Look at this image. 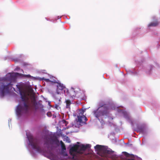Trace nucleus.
I'll use <instances>...</instances> for the list:
<instances>
[{"instance_id":"nucleus-1","label":"nucleus","mask_w":160,"mask_h":160,"mask_svg":"<svg viewBox=\"0 0 160 160\" xmlns=\"http://www.w3.org/2000/svg\"><path fill=\"white\" fill-rule=\"evenodd\" d=\"M21 98L22 101L23 102V107L18 105L16 109V112L18 116L22 115L23 114L27 113L29 109V104L28 101V98L27 97L26 93L24 91L20 92Z\"/></svg>"},{"instance_id":"nucleus-2","label":"nucleus","mask_w":160,"mask_h":160,"mask_svg":"<svg viewBox=\"0 0 160 160\" xmlns=\"http://www.w3.org/2000/svg\"><path fill=\"white\" fill-rule=\"evenodd\" d=\"M93 112L95 117L99 119L100 117L108 115L109 112L108 107L106 104H100L98 108Z\"/></svg>"},{"instance_id":"nucleus-3","label":"nucleus","mask_w":160,"mask_h":160,"mask_svg":"<svg viewBox=\"0 0 160 160\" xmlns=\"http://www.w3.org/2000/svg\"><path fill=\"white\" fill-rule=\"evenodd\" d=\"M12 85L11 82L8 83L5 80L0 83V90L1 91V96L2 97H4L5 93L9 92V88H11Z\"/></svg>"},{"instance_id":"nucleus-4","label":"nucleus","mask_w":160,"mask_h":160,"mask_svg":"<svg viewBox=\"0 0 160 160\" xmlns=\"http://www.w3.org/2000/svg\"><path fill=\"white\" fill-rule=\"evenodd\" d=\"M29 141V144L32 146L34 149H36V151L39 152H41L42 150L39 146V142L38 139L34 138L32 136L29 135L28 136Z\"/></svg>"},{"instance_id":"nucleus-5","label":"nucleus","mask_w":160,"mask_h":160,"mask_svg":"<svg viewBox=\"0 0 160 160\" xmlns=\"http://www.w3.org/2000/svg\"><path fill=\"white\" fill-rule=\"evenodd\" d=\"M79 145L75 144L70 149L69 153L71 155L73 156V158H74L75 156V154L73 153V152L80 153V151L79 150Z\"/></svg>"},{"instance_id":"nucleus-6","label":"nucleus","mask_w":160,"mask_h":160,"mask_svg":"<svg viewBox=\"0 0 160 160\" xmlns=\"http://www.w3.org/2000/svg\"><path fill=\"white\" fill-rule=\"evenodd\" d=\"M83 113L84 111L82 110L80 112L81 114L82 115L81 116L80 113H79V115L78 116V121L80 123H84L88 120L87 118L83 115Z\"/></svg>"},{"instance_id":"nucleus-7","label":"nucleus","mask_w":160,"mask_h":160,"mask_svg":"<svg viewBox=\"0 0 160 160\" xmlns=\"http://www.w3.org/2000/svg\"><path fill=\"white\" fill-rule=\"evenodd\" d=\"M67 92L68 95L72 98L75 97L76 95V92L73 88H72L69 90H68Z\"/></svg>"},{"instance_id":"nucleus-8","label":"nucleus","mask_w":160,"mask_h":160,"mask_svg":"<svg viewBox=\"0 0 160 160\" xmlns=\"http://www.w3.org/2000/svg\"><path fill=\"white\" fill-rule=\"evenodd\" d=\"M56 83L58 84L57 85V92L58 94L59 93V92L63 89L65 88V87L62 84H61L60 83H58L57 82Z\"/></svg>"},{"instance_id":"nucleus-9","label":"nucleus","mask_w":160,"mask_h":160,"mask_svg":"<svg viewBox=\"0 0 160 160\" xmlns=\"http://www.w3.org/2000/svg\"><path fill=\"white\" fill-rule=\"evenodd\" d=\"M60 143L61 144V148L62 149V151L61 152L62 154H63L65 156H68V154L64 152V150H66V148L65 144L62 141H60Z\"/></svg>"},{"instance_id":"nucleus-10","label":"nucleus","mask_w":160,"mask_h":160,"mask_svg":"<svg viewBox=\"0 0 160 160\" xmlns=\"http://www.w3.org/2000/svg\"><path fill=\"white\" fill-rule=\"evenodd\" d=\"M88 145H85L83 144L82 145H80V147L79 149V151H80V152L79 153H82V151H85L88 148Z\"/></svg>"},{"instance_id":"nucleus-11","label":"nucleus","mask_w":160,"mask_h":160,"mask_svg":"<svg viewBox=\"0 0 160 160\" xmlns=\"http://www.w3.org/2000/svg\"><path fill=\"white\" fill-rule=\"evenodd\" d=\"M159 24V22L157 21H155L150 23L148 25V27H156Z\"/></svg>"},{"instance_id":"nucleus-12","label":"nucleus","mask_w":160,"mask_h":160,"mask_svg":"<svg viewBox=\"0 0 160 160\" xmlns=\"http://www.w3.org/2000/svg\"><path fill=\"white\" fill-rule=\"evenodd\" d=\"M44 144L46 145H48V143L49 142V141L51 139V138H50L47 135L44 136Z\"/></svg>"},{"instance_id":"nucleus-13","label":"nucleus","mask_w":160,"mask_h":160,"mask_svg":"<svg viewBox=\"0 0 160 160\" xmlns=\"http://www.w3.org/2000/svg\"><path fill=\"white\" fill-rule=\"evenodd\" d=\"M103 146L99 145H97L94 147L95 149L97 151H101L102 150Z\"/></svg>"},{"instance_id":"nucleus-14","label":"nucleus","mask_w":160,"mask_h":160,"mask_svg":"<svg viewBox=\"0 0 160 160\" xmlns=\"http://www.w3.org/2000/svg\"><path fill=\"white\" fill-rule=\"evenodd\" d=\"M42 80H44V81L47 82H53L54 83H56L57 82L55 80H54L53 81H51L49 79L45 78H42Z\"/></svg>"},{"instance_id":"nucleus-15","label":"nucleus","mask_w":160,"mask_h":160,"mask_svg":"<svg viewBox=\"0 0 160 160\" xmlns=\"http://www.w3.org/2000/svg\"><path fill=\"white\" fill-rule=\"evenodd\" d=\"M32 103L34 106H35L37 104L35 96L33 95L32 97Z\"/></svg>"},{"instance_id":"nucleus-16","label":"nucleus","mask_w":160,"mask_h":160,"mask_svg":"<svg viewBox=\"0 0 160 160\" xmlns=\"http://www.w3.org/2000/svg\"><path fill=\"white\" fill-rule=\"evenodd\" d=\"M104 152L106 153L110 154L113 153L114 151H112L111 149L105 150L104 151Z\"/></svg>"},{"instance_id":"nucleus-17","label":"nucleus","mask_w":160,"mask_h":160,"mask_svg":"<svg viewBox=\"0 0 160 160\" xmlns=\"http://www.w3.org/2000/svg\"><path fill=\"white\" fill-rule=\"evenodd\" d=\"M65 102L66 104V108H69L71 103L70 100H67L65 101Z\"/></svg>"},{"instance_id":"nucleus-18","label":"nucleus","mask_w":160,"mask_h":160,"mask_svg":"<svg viewBox=\"0 0 160 160\" xmlns=\"http://www.w3.org/2000/svg\"><path fill=\"white\" fill-rule=\"evenodd\" d=\"M66 141L67 142L69 143L71 142L70 139L68 137H67L66 138Z\"/></svg>"},{"instance_id":"nucleus-19","label":"nucleus","mask_w":160,"mask_h":160,"mask_svg":"<svg viewBox=\"0 0 160 160\" xmlns=\"http://www.w3.org/2000/svg\"><path fill=\"white\" fill-rule=\"evenodd\" d=\"M47 114V115L49 117H51L52 116V113L51 112H48Z\"/></svg>"},{"instance_id":"nucleus-20","label":"nucleus","mask_w":160,"mask_h":160,"mask_svg":"<svg viewBox=\"0 0 160 160\" xmlns=\"http://www.w3.org/2000/svg\"><path fill=\"white\" fill-rule=\"evenodd\" d=\"M128 160H135L133 159H128Z\"/></svg>"},{"instance_id":"nucleus-21","label":"nucleus","mask_w":160,"mask_h":160,"mask_svg":"<svg viewBox=\"0 0 160 160\" xmlns=\"http://www.w3.org/2000/svg\"><path fill=\"white\" fill-rule=\"evenodd\" d=\"M82 119L84 120V118H82Z\"/></svg>"}]
</instances>
